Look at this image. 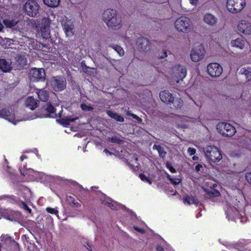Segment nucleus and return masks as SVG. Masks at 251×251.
I'll return each instance as SVG.
<instances>
[{"label":"nucleus","instance_id":"48","mask_svg":"<svg viewBox=\"0 0 251 251\" xmlns=\"http://www.w3.org/2000/svg\"><path fill=\"white\" fill-rule=\"evenodd\" d=\"M131 115L132 116V117L135 119L136 120V122L138 123H140L142 121V120L141 118H140L139 117L137 116V115L135 114H131Z\"/></svg>","mask_w":251,"mask_h":251},{"label":"nucleus","instance_id":"61","mask_svg":"<svg viewBox=\"0 0 251 251\" xmlns=\"http://www.w3.org/2000/svg\"><path fill=\"white\" fill-rule=\"evenodd\" d=\"M197 158H198V157H197L196 156H193V160H196V159H197Z\"/></svg>","mask_w":251,"mask_h":251},{"label":"nucleus","instance_id":"44","mask_svg":"<svg viewBox=\"0 0 251 251\" xmlns=\"http://www.w3.org/2000/svg\"><path fill=\"white\" fill-rule=\"evenodd\" d=\"M81 110H93L92 106L87 105L85 103H83L80 104Z\"/></svg>","mask_w":251,"mask_h":251},{"label":"nucleus","instance_id":"35","mask_svg":"<svg viewBox=\"0 0 251 251\" xmlns=\"http://www.w3.org/2000/svg\"><path fill=\"white\" fill-rule=\"evenodd\" d=\"M205 193H208L210 197H218L220 195L219 192L214 189H212L211 191L209 192H207L206 190L205 189Z\"/></svg>","mask_w":251,"mask_h":251},{"label":"nucleus","instance_id":"5","mask_svg":"<svg viewBox=\"0 0 251 251\" xmlns=\"http://www.w3.org/2000/svg\"><path fill=\"white\" fill-rule=\"evenodd\" d=\"M174 25L178 31L188 33L191 29V22L187 17L181 16L176 20Z\"/></svg>","mask_w":251,"mask_h":251},{"label":"nucleus","instance_id":"20","mask_svg":"<svg viewBox=\"0 0 251 251\" xmlns=\"http://www.w3.org/2000/svg\"><path fill=\"white\" fill-rule=\"evenodd\" d=\"M12 69L11 63L5 59H0V70L3 72H9Z\"/></svg>","mask_w":251,"mask_h":251},{"label":"nucleus","instance_id":"39","mask_svg":"<svg viewBox=\"0 0 251 251\" xmlns=\"http://www.w3.org/2000/svg\"><path fill=\"white\" fill-rule=\"evenodd\" d=\"M167 178L171 181V182L174 184V185H176V184H178L180 183V180L178 179H173L172 178L171 176L168 174V173H167Z\"/></svg>","mask_w":251,"mask_h":251},{"label":"nucleus","instance_id":"2","mask_svg":"<svg viewBox=\"0 0 251 251\" xmlns=\"http://www.w3.org/2000/svg\"><path fill=\"white\" fill-rule=\"evenodd\" d=\"M226 218L228 221H234L237 223H245L247 222L244 206L240 204L239 201L234 205L229 203H226Z\"/></svg>","mask_w":251,"mask_h":251},{"label":"nucleus","instance_id":"29","mask_svg":"<svg viewBox=\"0 0 251 251\" xmlns=\"http://www.w3.org/2000/svg\"><path fill=\"white\" fill-rule=\"evenodd\" d=\"M60 0H44V3L50 7H56L60 3Z\"/></svg>","mask_w":251,"mask_h":251},{"label":"nucleus","instance_id":"46","mask_svg":"<svg viewBox=\"0 0 251 251\" xmlns=\"http://www.w3.org/2000/svg\"><path fill=\"white\" fill-rule=\"evenodd\" d=\"M245 178L248 182L251 185V172L247 173L245 175Z\"/></svg>","mask_w":251,"mask_h":251},{"label":"nucleus","instance_id":"32","mask_svg":"<svg viewBox=\"0 0 251 251\" xmlns=\"http://www.w3.org/2000/svg\"><path fill=\"white\" fill-rule=\"evenodd\" d=\"M178 71H180L178 74L179 77L182 80L186 75V69L185 68L179 65L178 67Z\"/></svg>","mask_w":251,"mask_h":251},{"label":"nucleus","instance_id":"22","mask_svg":"<svg viewBox=\"0 0 251 251\" xmlns=\"http://www.w3.org/2000/svg\"><path fill=\"white\" fill-rule=\"evenodd\" d=\"M183 201L184 204H187L189 205H191V204H195L196 205H198L199 203V201L194 197L189 196L188 195H187L184 197Z\"/></svg>","mask_w":251,"mask_h":251},{"label":"nucleus","instance_id":"19","mask_svg":"<svg viewBox=\"0 0 251 251\" xmlns=\"http://www.w3.org/2000/svg\"><path fill=\"white\" fill-rule=\"evenodd\" d=\"M218 22L217 18L210 13L205 14V23L209 26H214L216 25Z\"/></svg>","mask_w":251,"mask_h":251},{"label":"nucleus","instance_id":"8","mask_svg":"<svg viewBox=\"0 0 251 251\" xmlns=\"http://www.w3.org/2000/svg\"><path fill=\"white\" fill-rule=\"evenodd\" d=\"M40 6L34 0H28L24 6L26 14L30 17H35L39 12Z\"/></svg>","mask_w":251,"mask_h":251},{"label":"nucleus","instance_id":"33","mask_svg":"<svg viewBox=\"0 0 251 251\" xmlns=\"http://www.w3.org/2000/svg\"><path fill=\"white\" fill-rule=\"evenodd\" d=\"M107 140L113 143H116L118 144H122L124 143V141L117 136H113L111 137H108Z\"/></svg>","mask_w":251,"mask_h":251},{"label":"nucleus","instance_id":"21","mask_svg":"<svg viewBox=\"0 0 251 251\" xmlns=\"http://www.w3.org/2000/svg\"><path fill=\"white\" fill-rule=\"evenodd\" d=\"M246 42L245 40L241 38H237L231 42V45L232 47L243 49L245 47Z\"/></svg>","mask_w":251,"mask_h":251},{"label":"nucleus","instance_id":"34","mask_svg":"<svg viewBox=\"0 0 251 251\" xmlns=\"http://www.w3.org/2000/svg\"><path fill=\"white\" fill-rule=\"evenodd\" d=\"M112 48L119 54L120 56H122L124 54V51L123 48L118 45H112L110 46Z\"/></svg>","mask_w":251,"mask_h":251},{"label":"nucleus","instance_id":"6","mask_svg":"<svg viewBox=\"0 0 251 251\" xmlns=\"http://www.w3.org/2000/svg\"><path fill=\"white\" fill-rule=\"evenodd\" d=\"M246 4L245 0H227L226 7L229 12L236 14L240 12Z\"/></svg>","mask_w":251,"mask_h":251},{"label":"nucleus","instance_id":"36","mask_svg":"<svg viewBox=\"0 0 251 251\" xmlns=\"http://www.w3.org/2000/svg\"><path fill=\"white\" fill-rule=\"evenodd\" d=\"M139 177L140 179L144 182H147L149 183L150 184H151L152 181L149 177H147L145 174L142 173L139 175Z\"/></svg>","mask_w":251,"mask_h":251},{"label":"nucleus","instance_id":"50","mask_svg":"<svg viewBox=\"0 0 251 251\" xmlns=\"http://www.w3.org/2000/svg\"><path fill=\"white\" fill-rule=\"evenodd\" d=\"M156 250V251H164L163 247L161 245H157Z\"/></svg>","mask_w":251,"mask_h":251},{"label":"nucleus","instance_id":"62","mask_svg":"<svg viewBox=\"0 0 251 251\" xmlns=\"http://www.w3.org/2000/svg\"><path fill=\"white\" fill-rule=\"evenodd\" d=\"M245 251H251V250H250V249H246Z\"/></svg>","mask_w":251,"mask_h":251},{"label":"nucleus","instance_id":"38","mask_svg":"<svg viewBox=\"0 0 251 251\" xmlns=\"http://www.w3.org/2000/svg\"><path fill=\"white\" fill-rule=\"evenodd\" d=\"M101 203L110 207L112 210H115L116 209V206L111 202L106 201H101Z\"/></svg>","mask_w":251,"mask_h":251},{"label":"nucleus","instance_id":"56","mask_svg":"<svg viewBox=\"0 0 251 251\" xmlns=\"http://www.w3.org/2000/svg\"><path fill=\"white\" fill-rule=\"evenodd\" d=\"M26 156H25V155H22L21 157H20V160L21 161H23L25 159H26Z\"/></svg>","mask_w":251,"mask_h":251},{"label":"nucleus","instance_id":"12","mask_svg":"<svg viewBox=\"0 0 251 251\" xmlns=\"http://www.w3.org/2000/svg\"><path fill=\"white\" fill-rule=\"evenodd\" d=\"M207 72L212 77H219L223 72V68L217 63H212L207 66Z\"/></svg>","mask_w":251,"mask_h":251},{"label":"nucleus","instance_id":"25","mask_svg":"<svg viewBox=\"0 0 251 251\" xmlns=\"http://www.w3.org/2000/svg\"><path fill=\"white\" fill-rule=\"evenodd\" d=\"M108 115L111 118L114 119L117 122H123L124 121V118L113 111H106Z\"/></svg>","mask_w":251,"mask_h":251},{"label":"nucleus","instance_id":"57","mask_svg":"<svg viewBox=\"0 0 251 251\" xmlns=\"http://www.w3.org/2000/svg\"><path fill=\"white\" fill-rule=\"evenodd\" d=\"M3 28V25L0 22V31L2 30Z\"/></svg>","mask_w":251,"mask_h":251},{"label":"nucleus","instance_id":"16","mask_svg":"<svg viewBox=\"0 0 251 251\" xmlns=\"http://www.w3.org/2000/svg\"><path fill=\"white\" fill-rule=\"evenodd\" d=\"M173 95L168 90H163L160 91L159 93V98L160 100L166 104H170L173 100Z\"/></svg>","mask_w":251,"mask_h":251},{"label":"nucleus","instance_id":"43","mask_svg":"<svg viewBox=\"0 0 251 251\" xmlns=\"http://www.w3.org/2000/svg\"><path fill=\"white\" fill-rule=\"evenodd\" d=\"M166 167L172 173H175L176 172V170L168 162H166Z\"/></svg>","mask_w":251,"mask_h":251},{"label":"nucleus","instance_id":"64","mask_svg":"<svg viewBox=\"0 0 251 251\" xmlns=\"http://www.w3.org/2000/svg\"><path fill=\"white\" fill-rule=\"evenodd\" d=\"M248 148H249V150H251V146L249 147Z\"/></svg>","mask_w":251,"mask_h":251},{"label":"nucleus","instance_id":"51","mask_svg":"<svg viewBox=\"0 0 251 251\" xmlns=\"http://www.w3.org/2000/svg\"><path fill=\"white\" fill-rule=\"evenodd\" d=\"M103 152H104L106 155H111L113 154V152L109 151L107 149H105L103 151Z\"/></svg>","mask_w":251,"mask_h":251},{"label":"nucleus","instance_id":"41","mask_svg":"<svg viewBox=\"0 0 251 251\" xmlns=\"http://www.w3.org/2000/svg\"><path fill=\"white\" fill-rule=\"evenodd\" d=\"M46 210L49 213H50L51 214L57 215L58 213V211L56 209L54 208H51L50 207H47L46 209Z\"/></svg>","mask_w":251,"mask_h":251},{"label":"nucleus","instance_id":"13","mask_svg":"<svg viewBox=\"0 0 251 251\" xmlns=\"http://www.w3.org/2000/svg\"><path fill=\"white\" fill-rule=\"evenodd\" d=\"M238 30L245 34H251V23L246 20H241L237 25Z\"/></svg>","mask_w":251,"mask_h":251},{"label":"nucleus","instance_id":"10","mask_svg":"<svg viewBox=\"0 0 251 251\" xmlns=\"http://www.w3.org/2000/svg\"><path fill=\"white\" fill-rule=\"evenodd\" d=\"M50 85L55 91H61L66 86V79L62 76L53 77L50 81Z\"/></svg>","mask_w":251,"mask_h":251},{"label":"nucleus","instance_id":"26","mask_svg":"<svg viewBox=\"0 0 251 251\" xmlns=\"http://www.w3.org/2000/svg\"><path fill=\"white\" fill-rule=\"evenodd\" d=\"M153 150L157 151L160 157L164 158L167 154V152L163 147L160 145L154 144L152 147Z\"/></svg>","mask_w":251,"mask_h":251},{"label":"nucleus","instance_id":"24","mask_svg":"<svg viewBox=\"0 0 251 251\" xmlns=\"http://www.w3.org/2000/svg\"><path fill=\"white\" fill-rule=\"evenodd\" d=\"M171 103L170 104L176 109L181 108L183 105V101L181 98H176L173 97V100H171Z\"/></svg>","mask_w":251,"mask_h":251},{"label":"nucleus","instance_id":"45","mask_svg":"<svg viewBox=\"0 0 251 251\" xmlns=\"http://www.w3.org/2000/svg\"><path fill=\"white\" fill-rule=\"evenodd\" d=\"M188 153L190 156L194 155L196 152L195 149L189 147L187 150Z\"/></svg>","mask_w":251,"mask_h":251},{"label":"nucleus","instance_id":"58","mask_svg":"<svg viewBox=\"0 0 251 251\" xmlns=\"http://www.w3.org/2000/svg\"><path fill=\"white\" fill-rule=\"evenodd\" d=\"M202 214H201V212H200L197 215V218H198L200 216H201Z\"/></svg>","mask_w":251,"mask_h":251},{"label":"nucleus","instance_id":"4","mask_svg":"<svg viewBox=\"0 0 251 251\" xmlns=\"http://www.w3.org/2000/svg\"><path fill=\"white\" fill-rule=\"evenodd\" d=\"M205 158L210 163L219 162L223 158L221 151L215 146H207L205 148Z\"/></svg>","mask_w":251,"mask_h":251},{"label":"nucleus","instance_id":"23","mask_svg":"<svg viewBox=\"0 0 251 251\" xmlns=\"http://www.w3.org/2000/svg\"><path fill=\"white\" fill-rule=\"evenodd\" d=\"M191 58L193 61L198 62L203 58V53H199L197 50L193 49L191 52Z\"/></svg>","mask_w":251,"mask_h":251},{"label":"nucleus","instance_id":"7","mask_svg":"<svg viewBox=\"0 0 251 251\" xmlns=\"http://www.w3.org/2000/svg\"><path fill=\"white\" fill-rule=\"evenodd\" d=\"M218 131L223 136L232 137L236 133L235 127L230 124L221 122L216 126Z\"/></svg>","mask_w":251,"mask_h":251},{"label":"nucleus","instance_id":"53","mask_svg":"<svg viewBox=\"0 0 251 251\" xmlns=\"http://www.w3.org/2000/svg\"><path fill=\"white\" fill-rule=\"evenodd\" d=\"M134 229L136 231H137L138 232H141V233L143 232V229L140 228H139V227H138L137 226H134Z\"/></svg>","mask_w":251,"mask_h":251},{"label":"nucleus","instance_id":"37","mask_svg":"<svg viewBox=\"0 0 251 251\" xmlns=\"http://www.w3.org/2000/svg\"><path fill=\"white\" fill-rule=\"evenodd\" d=\"M18 205H19V206H22L23 209L27 211L29 213H31L32 212L31 209L28 207L27 204L25 202L21 200Z\"/></svg>","mask_w":251,"mask_h":251},{"label":"nucleus","instance_id":"11","mask_svg":"<svg viewBox=\"0 0 251 251\" xmlns=\"http://www.w3.org/2000/svg\"><path fill=\"white\" fill-rule=\"evenodd\" d=\"M45 72L43 68H32L29 74V77L33 82L44 81L45 79Z\"/></svg>","mask_w":251,"mask_h":251},{"label":"nucleus","instance_id":"28","mask_svg":"<svg viewBox=\"0 0 251 251\" xmlns=\"http://www.w3.org/2000/svg\"><path fill=\"white\" fill-rule=\"evenodd\" d=\"M3 23L6 27L8 28H12L17 24L18 22L15 19H6L3 21Z\"/></svg>","mask_w":251,"mask_h":251},{"label":"nucleus","instance_id":"63","mask_svg":"<svg viewBox=\"0 0 251 251\" xmlns=\"http://www.w3.org/2000/svg\"><path fill=\"white\" fill-rule=\"evenodd\" d=\"M130 111H131L127 110V114H130Z\"/></svg>","mask_w":251,"mask_h":251},{"label":"nucleus","instance_id":"59","mask_svg":"<svg viewBox=\"0 0 251 251\" xmlns=\"http://www.w3.org/2000/svg\"><path fill=\"white\" fill-rule=\"evenodd\" d=\"M6 169H6L7 171H9V170L10 169V167L8 165H7Z\"/></svg>","mask_w":251,"mask_h":251},{"label":"nucleus","instance_id":"30","mask_svg":"<svg viewBox=\"0 0 251 251\" xmlns=\"http://www.w3.org/2000/svg\"><path fill=\"white\" fill-rule=\"evenodd\" d=\"M5 197L13 204L18 205L21 201L20 198L14 195H6Z\"/></svg>","mask_w":251,"mask_h":251},{"label":"nucleus","instance_id":"9","mask_svg":"<svg viewBox=\"0 0 251 251\" xmlns=\"http://www.w3.org/2000/svg\"><path fill=\"white\" fill-rule=\"evenodd\" d=\"M50 24L51 21L49 17L42 19L40 31L42 37L44 39L47 40L50 38Z\"/></svg>","mask_w":251,"mask_h":251},{"label":"nucleus","instance_id":"47","mask_svg":"<svg viewBox=\"0 0 251 251\" xmlns=\"http://www.w3.org/2000/svg\"><path fill=\"white\" fill-rule=\"evenodd\" d=\"M45 110H55L50 102H47V107Z\"/></svg>","mask_w":251,"mask_h":251},{"label":"nucleus","instance_id":"42","mask_svg":"<svg viewBox=\"0 0 251 251\" xmlns=\"http://www.w3.org/2000/svg\"><path fill=\"white\" fill-rule=\"evenodd\" d=\"M0 241H4V242H6V241H9V242H11L12 241V238L9 236H8L7 235H2L0 237ZM13 241H14V240H13Z\"/></svg>","mask_w":251,"mask_h":251},{"label":"nucleus","instance_id":"31","mask_svg":"<svg viewBox=\"0 0 251 251\" xmlns=\"http://www.w3.org/2000/svg\"><path fill=\"white\" fill-rule=\"evenodd\" d=\"M63 29L67 36H70L73 34V28L69 24L65 23L63 25Z\"/></svg>","mask_w":251,"mask_h":251},{"label":"nucleus","instance_id":"1","mask_svg":"<svg viewBox=\"0 0 251 251\" xmlns=\"http://www.w3.org/2000/svg\"><path fill=\"white\" fill-rule=\"evenodd\" d=\"M19 111H0V118H3L15 125L17 122L31 120L37 118H56V122L64 127H68L71 122H75L81 117V115L76 111H68L62 115L63 111H37L34 114L22 117L19 115Z\"/></svg>","mask_w":251,"mask_h":251},{"label":"nucleus","instance_id":"3","mask_svg":"<svg viewBox=\"0 0 251 251\" xmlns=\"http://www.w3.org/2000/svg\"><path fill=\"white\" fill-rule=\"evenodd\" d=\"M102 19L109 27L118 29L121 26L122 18L116 10L107 9L102 14Z\"/></svg>","mask_w":251,"mask_h":251},{"label":"nucleus","instance_id":"54","mask_svg":"<svg viewBox=\"0 0 251 251\" xmlns=\"http://www.w3.org/2000/svg\"><path fill=\"white\" fill-rule=\"evenodd\" d=\"M190 3L193 5L196 4L198 0H189Z\"/></svg>","mask_w":251,"mask_h":251},{"label":"nucleus","instance_id":"60","mask_svg":"<svg viewBox=\"0 0 251 251\" xmlns=\"http://www.w3.org/2000/svg\"><path fill=\"white\" fill-rule=\"evenodd\" d=\"M217 186V184L214 183L212 185L213 188H215Z\"/></svg>","mask_w":251,"mask_h":251},{"label":"nucleus","instance_id":"52","mask_svg":"<svg viewBox=\"0 0 251 251\" xmlns=\"http://www.w3.org/2000/svg\"><path fill=\"white\" fill-rule=\"evenodd\" d=\"M201 168H202V165L201 164H198L195 167V169L197 171H200Z\"/></svg>","mask_w":251,"mask_h":251},{"label":"nucleus","instance_id":"14","mask_svg":"<svg viewBox=\"0 0 251 251\" xmlns=\"http://www.w3.org/2000/svg\"><path fill=\"white\" fill-rule=\"evenodd\" d=\"M136 44L139 50L143 51L150 50V42L147 38L139 36L137 39Z\"/></svg>","mask_w":251,"mask_h":251},{"label":"nucleus","instance_id":"40","mask_svg":"<svg viewBox=\"0 0 251 251\" xmlns=\"http://www.w3.org/2000/svg\"><path fill=\"white\" fill-rule=\"evenodd\" d=\"M69 198L70 199V202H71L73 206L75 207H80L81 206V204L76 201L75 200L73 197L69 196Z\"/></svg>","mask_w":251,"mask_h":251},{"label":"nucleus","instance_id":"27","mask_svg":"<svg viewBox=\"0 0 251 251\" xmlns=\"http://www.w3.org/2000/svg\"><path fill=\"white\" fill-rule=\"evenodd\" d=\"M240 73L244 75L248 81L251 79V68L249 67L242 68L240 70Z\"/></svg>","mask_w":251,"mask_h":251},{"label":"nucleus","instance_id":"17","mask_svg":"<svg viewBox=\"0 0 251 251\" xmlns=\"http://www.w3.org/2000/svg\"><path fill=\"white\" fill-rule=\"evenodd\" d=\"M1 214L3 218L11 221H16L17 218V212L10 209H3Z\"/></svg>","mask_w":251,"mask_h":251},{"label":"nucleus","instance_id":"55","mask_svg":"<svg viewBox=\"0 0 251 251\" xmlns=\"http://www.w3.org/2000/svg\"><path fill=\"white\" fill-rule=\"evenodd\" d=\"M86 248L89 250V251H91V247L88 243H86V245L85 246Z\"/></svg>","mask_w":251,"mask_h":251},{"label":"nucleus","instance_id":"49","mask_svg":"<svg viewBox=\"0 0 251 251\" xmlns=\"http://www.w3.org/2000/svg\"><path fill=\"white\" fill-rule=\"evenodd\" d=\"M167 56V53L166 51H164L162 52V55H159L158 57L159 59H162V58H164L165 57H166Z\"/></svg>","mask_w":251,"mask_h":251},{"label":"nucleus","instance_id":"18","mask_svg":"<svg viewBox=\"0 0 251 251\" xmlns=\"http://www.w3.org/2000/svg\"><path fill=\"white\" fill-rule=\"evenodd\" d=\"M35 92L39 100L42 101H47L49 98V93L44 89H36Z\"/></svg>","mask_w":251,"mask_h":251},{"label":"nucleus","instance_id":"15","mask_svg":"<svg viewBox=\"0 0 251 251\" xmlns=\"http://www.w3.org/2000/svg\"><path fill=\"white\" fill-rule=\"evenodd\" d=\"M25 104L30 110H35L38 106L39 101L33 96H28L25 99Z\"/></svg>","mask_w":251,"mask_h":251}]
</instances>
